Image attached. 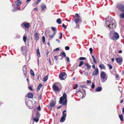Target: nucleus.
I'll return each mask as SVG.
<instances>
[{
    "label": "nucleus",
    "instance_id": "f704fd0d",
    "mask_svg": "<svg viewBox=\"0 0 124 124\" xmlns=\"http://www.w3.org/2000/svg\"><path fill=\"white\" fill-rule=\"evenodd\" d=\"M36 115L37 116V117H39L40 116V114L37 111L36 112Z\"/></svg>",
    "mask_w": 124,
    "mask_h": 124
},
{
    "label": "nucleus",
    "instance_id": "2eb2a0df",
    "mask_svg": "<svg viewBox=\"0 0 124 124\" xmlns=\"http://www.w3.org/2000/svg\"><path fill=\"white\" fill-rule=\"evenodd\" d=\"M99 67L101 69V70L102 69L105 70L106 67L105 65L103 64H100L99 65Z\"/></svg>",
    "mask_w": 124,
    "mask_h": 124
},
{
    "label": "nucleus",
    "instance_id": "72a5a7b5",
    "mask_svg": "<svg viewBox=\"0 0 124 124\" xmlns=\"http://www.w3.org/2000/svg\"><path fill=\"white\" fill-rule=\"evenodd\" d=\"M31 73L33 76H34L35 75L33 71L32 70H31Z\"/></svg>",
    "mask_w": 124,
    "mask_h": 124
},
{
    "label": "nucleus",
    "instance_id": "5fc2aeb1",
    "mask_svg": "<svg viewBox=\"0 0 124 124\" xmlns=\"http://www.w3.org/2000/svg\"><path fill=\"white\" fill-rule=\"evenodd\" d=\"M91 82V81L90 80H87V83L88 84L90 83Z\"/></svg>",
    "mask_w": 124,
    "mask_h": 124
},
{
    "label": "nucleus",
    "instance_id": "a18cd8bd",
    "mask_svg": "<svg viewBox=\"0 0 124 124\" xmlns=\"http://www.w3.org/2000/svg\"><path fill=\"white\" fill-rule=\"evenodd\" d=\"M66 114L64 112H62V116L66 117Z\"/></svg>",
    "mask_w": 124,
    "mask_h": 124
},
{
    "label": "nucleus",
    "instance_id": "864d4df0",
    "mask_svg": "<svg viewBox=\"0 0 124 124\" xmlns=\"http://www.w3.org/2000/svg\"><path fill=\"white\" fill-rule=\"evenodd\" d=\"M119 91H120V92H121L122 91V88L121 87H120L119 88Z\"/></svg>",
    "mask_w": 124,
    "mask_h": 124
},
{
    "label": "nucleus",
    "instance_id": "cd10ccee",
    "mask_svg": "<svg viewBox=\"0 0 124 124\" xmlns=\"http://www.w3.org/2000/svg\"><path fill=\"white\" fill-rule=\"evenodd\" d=\"M55 32H54L53 34V35H48V36L50 38H54V36L55 35Z\"/></svg>",
    "mask_w": 124,
    "mask_h": 124
},
{
    "label": "nucleus",
    "instance_id": "412c9836",
    "mask_svg": "<svg viewBox=\"0 0 124 124\" xmlns=\"http://www.w3.org/2000/svg\"><path fill=\"white\" fill-rule=\"evenodd\" d=\"M21 2L19 1V0H18L15 2V3L16 4V6H18L21 5Z\"/></svg>",
    "mask_w": 124,
    "mask_h": 124
},
{
    "label": "nucleus",
    "instance_id": "4d7b16f0",
    "mask_svg": "<svg viewBox=\"0 0 124 124\" xmlns=\"http://www.w3.org/2000/svg\"><path fill=\"white\" fill-rule=\"evenodd\" d=\"M93 62L95 63H96V61L95 60V59L94 58L93 59Z\"/></svg>",
    "mask_w": 124,
    "mask_h": 124
},
{
    "label": "nucleus",
    "instance_id": "393cba45",
    "mask_svg": "<svg viewBox=\"0 0 124 124\" xmlns=\"http://www.w3.org/2000/svg\"><path fill=\"white\" fill-rule=\"evenodd\" d=\"M56 22L59 24H61L62 23L61 20L60 18L57 19L56 20Z\"/></svg>",
    "mask_w": 124,
    "mask_h": 124
},
{
    "label": "nucleus",
    "instance_id": "20e7f679",
    "mask_svg": "<svg viewBox=\"0 0 124 124\" xmlns=\"http://www.w3.org/2000/svg\"><path fill=\"white\" fill-rule=\"evenodd\" d=\"M74 21L76 24V28H79V25H78L79 23L81 22L80 20V16H74Z\"/></svg>",
    "mask_w": 124,
    "mask_h": 124
},
{
    "label": "nucleus",
    "instance_id": "bb28decb",
    "mask_svg": "<svg viewBox=\"0 0 124 124\" xmlns=\"http://www.w3.org/2000/svg\"><path fill=\"white\" fill-rule=\"evenodd\" d=\"M119 117L121 121H123V116L122 115H119Z\"/></svg>",
    "mask_w": 124,
    "mask_h": 124
},
{
    "label": "nucleus",
    "instance_id": "b1692460",
    "mask_svg": "<svg viewBox=\"0 0 124 124\" xmlns=\"http://www.w3.org/2000/svg\"><path fill=\"white\" fill-rule=\"evenodd\" d=\"M84 62L83 61H80L79 62V64L78 65L79 67H80L83 64L85 65Z\"/></svg>",
    "mask_w": 124,
    "mask_h": 124
},
{
    "label": "nucleus",
    "instance_id": "9d476101",
    "mask_svg": "<svg viewBox=\"0 0 124 124\" xmlns=\"http://www.w3.org/2000/svg\"><path fill=\"white\" fill-rule=\"evenodd\" d=\"M53 90L55 91H58L60 90L59 87L54 84L53 85Z\"/></svg>",
    "mask_w": 124,
    "mask_h": 124
},
{
    "label": "nucleus",
    "instance_id": "49530a36",
    "mask_svg": "<svg viewBox=\"0 0 124 124\" xmlns=\"http://www.w3.org/2000/svg\"><path fill=\"white\" fill-rule=\"evenodd\" d=\"M37 110L38 111H40L41 110L40 106H39L37 108Z\"/></svg>",
    "mask_w": 124,
    "mask_h": 124
},
{
    "label": "nucleus",
    "instance_id": "69168bd1",
    "mask_svg": "<svg viewBox=\"0 0 124 124\" xmlns=\"http://www.w3.org/2000/svg\"><path fill=\"white\" fill-rule=\"evenodd\" d=\"M33 10L37 11L38 10V8H34L33 9Z\"/></svg>",
    "mask_w": 124,
    "mask_h": 124
},
{
    "label": "nucleus",
    "instance_id": "8fccbe9b",
    "mask_svg": "<svg viewBox=\"0 0 124 124\" xmlns=\"http://www.w3.org/2000/svg\"><path fill=\"white\" fill-rule=\"evenodd\" d=\"M54 59H55L56 61H57L58 60L57 56H54Z\"/></svg>",
    "mask_w": 124,
    "mask_h": 124
},
{
    "label": "nucleus",
    "instance_id": "3c124183",
    "mask_svg": "<svg viewBox=\"0 0 124 124\" xmlns=\"http://www.w3.org/2000/svg\"><path fill=\"white\" fill-rule=\"evenodd\" d=\"M59 48H57L54 50V51H58L59 50Z\"/></svg>",
    "mask_w": 124,
    "mask_h": 124
},
{
    "label": "nucleus",
    "instance_id": "f8f14e48",
    "mask_svg": "<svg viewBox=\"0 0 124 124\" xmlns=\"http://www.w3.org/2000/svg\"><path fill=\"white\" fill-rule=\"evenodd\" d=\"M117 7L122 11H123L124 10V7L122 5H118L117 6Z\"/></svg>",
    "mask_w": 124,
    "mask_h": 124
},
{
    "label": "nucleus",
    "instance_id": "5701e85b",
    "mask_svg": "<svg viewBox=\"0 0 124 124\" xmlns=\"http://www.w3.org/2000/svg\"><path fill=\"white\" fill-rule=\"evenodd\" d=\"M42 85L41 84H40L39 85L37 89V90L38 91H39V90L40 88L42 87Z\"/></svg>",
    "mask_w": 124,
    "mask_h": 124
},
{
    "label": "nucleus",
    "instance_id": "6e6d98bb",
    "mask_svg": "<svg viewBox=\"0 0 124 124\" xmlns=\"http://www.w3.org/2000/svg\"><path fill=\"white\" fill-rule=\"evenodd\" d=\"M56 41L58 42V43H60V41L59 40V39H56Z\"/></svg>",
    "mask_w": 124,
    "mask_h": 124
},
{
    "label": "nucleus",
    "instance_id": "338daca9",
    "mask_svg": "<svg viewBox=\"0 0 124 124\" xmlns=\"http://www.w3.org/2000/svg\"><path fill=\"white\" fill-rule=\"evenodd\" d=\"M122 52V51L121 50H119L118 52V53H121Z\"/></svg>",
    "mask_w": 124,
    "mask_h": 124
},
{
    "label": "nucleus",
    "instance_id": "c9c22d12",
    "mask_svg": "<svg viewBox=\"0 0 124 124\" xmlns=\"http://www.w3.org/2000/svg\"><path fill=\"white\" fill-rule=\"evenodd\" d=\"M107 65L110 69H112V67L111 65L108 64Z\"/></svg>",
    "mask_w": 124,
    "mask_h": 124
},
{
    "label": "nucleus",
    "instance_id": "aec40b11",
    "mask_svg": "<svg viewBox=\"0 0 124 124\" xmlns=\"http://www.w3.org/2000/svg\"><path fill=\"white\" fill-rule=\"evenodd\" d=\"M84 64H85V65L86 66L88 69L91 68V66L88 63H86L85 62Z\"/></svg>",
    "mask_w": 124,
    "mask_h": 124
},
{
    "label": "nucleus",
    "instance_id": "ea45409f",
    "mask_svg": "<svg viewBox=\"0 0 124 124\" xmlns=\"http://www.w3.org/2000/svg\"><path fill=\"white\" fill-rule=\"evenodd\" d=\"M86 59V58L84 57H80L79 59V60H85Z\"/></svg>",
    "mask_w": 124,
    "mask_h": 124
},
{
    "label": "nucleus",
    "instance_id": "4be33fe9",
    "mask_svg": "<svg viewBox=\"0 0 124 124\" xmlns=\"http://www.w3.org/2000/svg\"><path fill=\"white\" fill-rule=\"evenodd\" d=\"M66 118V117H64L62 116L60 119V121L62 122H64Z\"/></svg>",
    "mask_w": 124,
    "mask_h": 124
},
{
    "label": "nucleus",
    "instance_id": "58836bf2",
    "mask_svg": "<svg viewBox=\"0 0 124 124\" xmlns=\"http://www.w3.org/2000/svg\"><path fill=\"white\" fill-rule=\"evenodd\" d=\"M62 32H61L60 33V35L59 37V38L60 39L61 38H62Z\"/></svg>",
    "mask_w": 124,
    "mask_h": 124
},
{
    "label": "nucleus",
    "instance_id": "6ab92c4d",
    "mask_svg": "<svg viewBox=\"0 0 124 124\" xmlns=\"http://www.w3.org/2000/svg\"><path fill=\"white\" fill-rule=\"evenodd\" d=\"M102 90V88L99 86L98 87L96 90V92H100Z\"/></svg>",
    "mask_w": 124,
    "mask_h": 124
},
{
    "label": "nucleus",
    "instance_id": "2f4dec72",
    "mask_svg": "<svg viewBox=\"0 0 124 124\" xmlns=\"http://www.w3.org/2000/svg\"><path fill=\"white\" fill-rule=\"evenodd\" d=\"M41 9L42 10L45 9L46 8V6L44 4L42 5L41 6Z\"/></svg>",
    "mask_w": 124,
    "mask_h": 124
},
{
    "label": "nucleus",
    "instance_id": "603ef678",
    "mask_svg": "<svg viewBox=\"0 0 124 124\" xmlns=\"http://www.w3.org/2000/svg\"><path fill=\"white\" fill-rule=\"evenodd\" d=\"M66 59H67V60L68 61V62H69L70 61V60L69 58L67 57H66Z\"/></svg>",
    "mask_w": 124,
    "mask_h": 124
},
{
    "label": "nucleus",
    "instance_id": "a19ab883",
    "mask_svg": "<svg viewBox=\"0 0 124 124\" xmlns=\"http://www.w3.org/2000/svg\"><path fill=\"white\" fill-rule=\"evenodd\" d=\"M42 41L44 43L45 41V38L44 36H43L42 37Z\"/></svg>",
    "mask_w": 124,
    "mask_h": 124
},
{
    "label": "nucleus",
    "instance_id": "c85d7f7f",
    "mask_svg": "<svg viewBox=\"0 0 124 124\" xmlns=\"http://www.w3.org/2000/svg\"><path fill=\"white\" fill-rule=\"evenodd\" d=\"M83 73L87 77L89 76L88 72H86L84 70H83Z\"/></svg>",
    "mask_w": 124,
    "mask_h": 124
},
{
    "label": "nucleus",
    "instance_id": "052dcab7",
    "mask_svg": "<svg viewBox=\"0 0 124 124\" xmlns=\"http://www.w3.org/2000/svg\"><path fill=\"white\" fill-rule=\"evenodd\" d=\"M62 107V106H59L57 107V108H61Z\"/></svg>",
    "mask_w": 124,
    "mask_h": 124
},
{
    "label": "nucleus",
    "instance_id": "774afa93",
    "mask_svg": "<svg viewBox=\"0 0 124 124\" xmlns=\"http://www.w3.org/2000/svg\"><path fill=\"white\" fill-rule=\"evenodd\" d=\"M120 18H124V16H120Z\"/></svg>",
    "mask_w": 124,
    "mask_h": 124
},
{
    "label": "nucleus",
    "instance_id": "f3484780",
    "mask_svg": "<svg viewBox=\"0 0 124 124\" xmlns=\"http://www.w3.org/2000/svg\"><path fill=\"white\" fill-rule=\"evenodd\" d=\"M60 55L62 57V58L61 59H62L63 57H65L66 56L65 53L64 52H61L60 53Z\"/></svg>",
    "mask_w": 124,
    "mask_h": 124
},
{
    "label": "nucleus",
    "instance_id": "f03ea898",
    "mask_svg": "<svg viewBox=\"0 0 124 124\" xmlns=\"http://www.w3.org/2000/svg\"><path fill=\"white\" fill-rule=\"evenodd\" d=\"M67 101L66 94L64 93L63 95V96L60 98L59 103L62 104L63 105L65 106L67 104Z\"/></svg>",
    "mask_w": 124,
    "mask_h": 124
},
{
    "label": "nucleus",
    "instance_id": "423d86ee",
    "mask_svg": "<svg viewBox=\"0 0 124 124\" xmlns=\"http://www.w3.org/2000/svg\"><path fill=\"white\" fill-rule=\"evenodd\" d=\"M30 23L26 22L23 23L21 25V27L23 29H24L25 28H29L30 27Z\"/></svg>",
    "mask_w": 124,
    "mask_h": 124
},
{
    "label": "nucleus",
    "instance_id": "de8ad7c7",
    "mask_svg": "<svg viewBox=\"0 0 124 124\" xmlns=\"http://www.w3.org/2000/svg\"><path fill=\"white\" fill-rule=\"evenodd\" d=\"M77 86H78L77 84H76L73 87V88L74 89H75L77 88Z\"/></svg>",
    "mask_w": 124,
    "mask_h": 124
},
{
    "label": "nucleus",
    "instance_id": "680f3d73",
    "mask_svg": "<svg viewBox=\"0 0 124 124\" xmlns=\"http://www.w3.org/2000/svg\"><path fill=\"white\" fill-rule=\"evenodd\" d=\"M49 53L48 52H46V56L47 57L48 55L49 54Z\"/></svg>",
    "mask_w": 124,
    "mask_h": 124
},
{
    "label": "nucleus",
    "instance_id": "dca6fc26",
    "mask_svg": "<svg viewBox=\"0 0 124 124\" xmlns=\"http://www.w3.org/2000/svg\"><path fill=\"white\" fill-rule=\"evenodd\" d=\"M39 34L37 32H36L34 34V36L35 37L36 40L37 41L39 39Z\"/></svg>",
    "mask_w": 124,
    "mask_h": 124
},
{
    "label": "nucleus",
    "instance_id": "13d9d810",
    "mask_svg": "<svg viewBox=\"0 0 124 124\" xmlns=\"http://www.w3.org/2000/svg\"><path fill=\"white\" fill-rule=\"evenodd\" d=\"M29 89H30L31 90H32V87L31 86H30L29 87Z\"/></svg>",
    "mask_w": 124,
    "mask_h": 124
},
{
    "label": "nucleus",
    "instance_id": "37998d69",
    "mask_svg": "<svg viewBox=\"0 0 124 124\" xmlns=\"http://www.w3.org/2000/svg\"><path fill=\"white\" fill-rule=\"evenodd\" d=\"M70 47L68 46H66L65 47V49L66 50H68L69 49Z\"/></svg>",
    "mask_w": 124,
    "mask_h": 124
},
{
    "label": "nucleus",
    "instance_id": "f257e3e1",
    "mask_svg": "<svg viewBox=\"0 0 124 124\" xmlns=\"http://www.w3.org/2000/svg\"><path fill=\"white\" fill-rule=\"evenodd\" d=\"M108 20L104 24V26L107 29L110 30H113L115 28L116 25V23L115 20L112 18L111 16H108L106 19Z\"/></svg>",
    "mask_w": 124,
    "mask_h": 124
},
{
    "label": "nucleus",
    "instance_id": "7c9ffc66",
    "mask_svg": "<svg viewBox=\"0 0 124 124\" xmlns=\"http://www.w3.org/2000/svg\"><path fill=\"white\" fill-rule=\"evenodd\" d=\"M23 40L24 42H25L26 41V40L27 39V37H26L24 35L23 37Z\"/></svg>",
    "mask_w": 124,
    "mask_h": 124
},
{
    "label": "nucleus",
    "instance_id": "1a4fd4ad",
    "mask_svg": "<svg viewBox=\"0 0 124 124\" xmlns=\"http://www.w3.org/2000/svg\"><path fill=\"white\" fill-rule=\"evenodd\" d=\"M116 62L120 64H121L123 61V58L122 57H117L116 59Z\"/></svg>",
    "mask_w": 124,
    "mask_h": 124
},
{
    "label": "nucleus",
    "instance_id": "0e129e2a",
    "mask_svg": "<svg viewBox=\"0 0 124 124\" xmlns=\"http://www.w3.org/2000/svg\"><path fill=\"white\" fill-rule=\"evenodd\" d=\"M111 60L112 62H113L114 61V59L113 58H112L111 59Z\"/></svg>",
    "mask_w": 124,
    "mask_h": 124
},
{
    "label": "nucleus",
    "instance_id": "4c0bfd02",
    "mask_svg": "<svg viewBox=\"0 0 124 124\" xmlns=\"http://www.w3.org/2000/svg\"><path fill=\"white\" fill-rule=\"evenodd\" d=\"M51 28L52 30L54 31V32H55V31H56V29L55 27H51Z\"/></svg>",
    "mask_w": 124,
    "mask_h": 124
},
{
    "label": "nucleus",
    "instance_id": "bf43d9fd",
    "mask_svg": "<svg viewBox=\"0 0 124 124\" xmlns=\"http://www.w3.org/2000/svg\"><path fill=\"white\" fill-rule=\"evenodd\" d=\"M16 10H21V9L19 8H16Z\"/></svg>",
    "mask_w": 124,
    "mask_h": 124
},
{
    "label": "nucleus",
    "instance_id": "09e8293b",
    "mask_svg": "<svg viewBox=\"0 0 124 124\" xmlns=\"http://www.w3.org/2000/svg\"><path fill=\"white\" fill-rule=\"evenodd\" d=\"M62 26L63 28H64L65 29H66L67 28V27L65 25L63 24H62Z\"/></svg>",
    "mask_w": 124,
    "mask_h": 124
},
{
    "label": "nucleus",
    "instance_id": "7ed1b4c3",
    "mask_svg": "<svg viewBox=\"0 0 124 124\" xmlns=\"http://www.w3.org/2000/svg\"><path fill=\"white\" fill-rule=\"evenodd\" d=\"M108 76L106 73L104 71H102L100 74V78L101 82H104L107 79Z\"/></svg>",
    "mask_w": 124,
    "mask_h": 124
},
{
    "label": "nucleus",
    "instance_id": "ddd939ff",
    "mask_svg": "<svg viewBox=\"0 0 124 124\" xmlns=\"http://www.w3.org/2000/svg\"><path fill=\"white\" fill-rule=\"evenodd\" d=\"M99 73V71L98 68H96L95 69L93 73V75H97Z\"/></svg>",
    "mask_w": 124,
    "mask_h": 124
},
{
    "label": "nucleus",
    "instance_id": "6e6552de",
    "mask_svg": "<svg viewBox=\"0 0 124 124\" xmlns=\"http://www.w3.org/2000/svg\"><path fill=\"white\" fill-rule=\"evenodd\" d=\"M66 76L67 75L65 72H62L60 74L59 77L61 80H62L65 79Z\"/></svg>",
    "mask_w": 124,
    "mask_h": 124
},
{
    "label": "nucleus",
    "instance_id": "a211bd4d",
    "mask_svg": "<svg viewBox=\"0 0 124 124\" xmlns=\"http://www.w3.org/2000/svg\"><path fill=\"white\" fill-rule=\"evenodd\" d=\"M33 95V94L32 93H29L27 94V96L29 98H32Z\"/></svg>",
    "mask_w": 124,
    "mask_h": 124
},
{
    "label": "nucleus",
    "instance_id": "c756f323",
    "mask_svg": "<svg viewBox=\"0 0 124 124\" xmlns=\"http://www.w3.org/2000/svg\"><path fill=\"white\" fill-rule=\"evenodd\" d=\"M37 54L38 55V56L39 57L40 56V54L39 52V50L38 49H37Z\"/></svg>",
    "mask_w": 124,
    "mask_h": 124
},
{
    "label": "nucleus",
    "instance_id": "c03bdc74",
    "mask_svg": "<svg viewBox=\"0 0 124 124\" xmlns=\"http://www.w3.org/2000/svg\"><path fill=\"white\" fill-rule=\"evenodd\" d=\"M94 87H95V85L93 83L92 85V86H91V88L92 89H93L94 88Z\"/></svg>",
    "mask_w": 124,
    "mask_h": 124
},
{
    "label": "nucleus",
    "instance_id": "e433bc0d",
    "mask_svg": "<svg viewBox=\"0 0 124 124\" xmlns=\"http://www.w3.org/2000/svg\"><path fill=\"white\" fill-rule=\"evenodd\" d=\"M115 78L117 80H119V75L117 74H116L115 76Z\"/></svg>",
    "mask_w": 124,
    "mask_h": 124
},
{
    "label": "nucleus",
    "instance_id": "79ce46f5",
    "mask_svg": "<svg viewBox=\"0 0 124 124\" xmlns=\"http://www.w3.org/2000/svg\"><path fill=\"white\" fill-rule=\"evenodd\" d=\"M89 50L90 51V54H91L92 53L93 50L92 48H89Z\"/></svg>",
    "mask_w": 124,
    "mask_h": 124
},
{
    "label": "nucleus",
    "instance_id": "4468645a",
    "mask_svg": "<svg viewBox=\"0 0 124 124\" xmlns=\"http://www.w3.org/2000/svg\"><path fill=\"white\" fill-rule=\"evenodd\" d=\"M26 48L25 46H22L21 48V50L22 53H25L26 52Z\"/></svg>",
    "mask_w": 124,
    "mask_h": 124
},
{
    "label": "nucleus",
    "instance_id": "473e14b6",
    "mask_svg": "<svg viewBox=\"0 0 124 124\" xmlns=\"http://www.w3.org/2000/svg\"><path fill=\"white\" fill-rule=\"evenodd\" d=\"M39 117L34 118L33 119V120L36 122H37L39 121Z\"/></svg>",
    "mask_w": 124,
    "mask_h": 124
},
{
    "label": "nucleus",
    "instance_id": "39448f33",
    "mask_svg": "<svg viewBox=\"0 0 124 124\" xmlns=\"http://www.w3.org/2000/svg\"><path fill=\"white\" fill-rule=\"evenodd\" d=\"M56 101L55 100L51 101L49 104L47 106L50 109H52L54 106L56 104Z\"/></svg>",
    "mask_w": 124,
    "mask_h": 124
},
{
    "label": "nucleus",
    "instance_id": "a878e982",
    "mask_svg": "<svg viewBox=\"0 0 124 124\" xmlns=\"http://www.w3.org/2000/svg\"><path fill=\"white\" fill-rule=\"evenodd\" d=\"M48 78V76L47 75H46L44 78H43V80L44 82H45L47 79Z\"/></svg>",
    "mask_w": 124,
    "mask_h": 124
},
{
    "label": "nucleus",
    "instance_id": "9b49d317",
    "mask_svg": "<svg viewBox=\"0 0 124 124\" xmlns=\"http://www.w3.org/2000/svg\"><path fill=\"white\" fill-rule=\"evenodd\" d=\"M23 70L24 75L25 77H26L27 75V69L26 65H24L23 67Z\"/></svg>",
    "mask_w": 124,
    "mask_h": 124
},
{
    "label": "nucleus",
    "instance_id": "0eeeda50",
    "mask_svg": "<svg viewBox=\"0 0 124 124\" xmlns=\"http://www.w3.org/2000/svg\"><path fill=\"white\" fill-rule=\"evenodd\" d=\"M109 37L110 38L113 40H115V39L116 40L118 39L119 38V36L117 33L116 32L113 34V36L111 37L109 35Z\"/></svg>",
    "mask_w": 124,
    "mask_h": 124
},
{
    "label": "nucleus",
    "instance_id": "e2e57ef3",
    "mask_svg": "<svg viewBox=\"0 0 124 124\" xmlns=\"http://www.w3.org/2000/svg\"><path fill=\"white\" fill-rule=\"evenodd\" d=\"M122 113L123 114H124V107L123 108Z\"/></svg>",
    "mask_w": 124,
    "mask_h": 124
}]
</instances>
